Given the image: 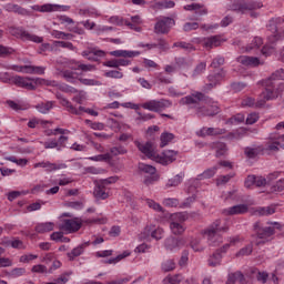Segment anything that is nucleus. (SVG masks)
Here are the masks:
<instances>
[{
	"instance_id": "nucleus-39",
	"label": "nucleus",
	"mask_w": 284,
	"mask_h": 284,
	"mask_svg": "<svg viewBox=\"0 0 284 284\" xmlns=\"http://www.w3.org/2000/svg\"><path fill=\"white\" fill-rule=\"evenodd\" d=\"M128 256H130V252L125 251L123 254H120L116 257L102 260L101 263L112 265V264L119 263V261H123V258H128Z\"/></svg>"
},
{
	"instance_id": "nucleus-14",
	"label": "nucleus",
	"mask_w": 284,
	"mask_h": 284,
	"mask_svg": "<svg viewBox=\"0 0 284 284\" xmlns=\"http://www.w3.org/2000/svg\"><path fill=\"white\" fill-rule=\"evenodd\" d=\"M33 168H43L44 170H47V172H55V170H65L68 165H65L64 163L57 164V163H51L50 161H42V162L36 163Z\"/></svg>"
},
{
	"instance_id": "nucleus-24",
	"label": "nucleus",
	"mask_w": 284,
	"mask_h": 284,
	"mask_svg": "<svg viewBox=\"0 0 284 284\" xmlns=\"http://www.w3.org/2000/svg\"><path fill=\"white\" fill-rule=\"evenodd\" d=\"M203 45L206 50H212V48H219L221 45V38L219 36H213L204 38Z\"/></svg>"
},
{
	"instance_id": "nucleus-17",
	"label": "nucleus",
	"mask_w": 284,
	"mask_h": 284,
	"mask_svg": "<svg viewBox=\"0 0 284 284\" xmlns=\"http://www.w3.org/2000/svg\"><path fill=\"white\" fill-rule=\"evenodd\" d=\"M39 12H68L70 6H60V4H42L38 8Z\"/></svg>"
},
{
	"instance_id": "nucleus-29",
	"label": "nucleus",
	"mask_w": 284,
	"mask_h": 284,
	"mask_svg": "<svg viewBox=\"0 0 284 284\" xmlns=\"http://www.w3.org/2000/svg\"><path fill=\"white\" fill-rule=\"evenodd\" d=\"M95 199H101L102 201H105L110 194L105 192V186H101V184H97L94 192H93Z\"/></svg>"
},
{
	"instance_id": "nucleus-51",
	"label": "nucleus",
	"mask_w": 284,
	"mask_h": 284,
	"mask_svg": "<svg viewBox=\"0 0 284 284\" xmlns=\"http://www.w3.org/2000/svg\"><path fill=\"white\" fill-rule=\"evenodd\" d=\"M10 54H14V49L0 44V57L6 59L10 57Z\"/></svg>"
},
{
	"instance_id": "nucleus-34",
	"label": "nucleus",
	"mask_w": 284,
	"mask_h": 284,
	"mask_svg": "<svg viewBox=\"0 0 284 284\" xmlns=\"http://www.w3.org/2000/svg\"><path fill=\"white\" fill-rule=\"evenodd\" d=\"M227 281L233 282V284H235L239 281V283L243 284V283H245V275H243V273L241 271L230 273Z\"/></svg>"
},
{
	"instance_id": "nucleus-44",
	"label": "nucleus",
	"mask_w": 284,
	"mask_h": 284,
	"mask_svg": "<svg viewBox=\"0 0 284 284\" xmlns=\"http://www.w3.org/2000/svg\"><path fill=\"white\" fill-rule=\"evenodd\" d=\"M102 57H105V51L91 50V54L87 59L88 61H99V59H102Z\"/></svg>"
},
{
	"instance_id": "nucleus-63",
	"label": "nucleus",
	"mask_w": 284,
	"mask_h": 284,
	"mask_svg": "<svg viewBox=\"0 0 284 284\" xmlns=\"http://www.w3.org/2000/svg\"><path fill=\"white\" fill-rule=\"evenodd\" d=\"M184 32H192V30H199L197 22H186L183 26Z\"/></svg>"
},
{
	"instance_id": "nucleus-38",
	"label": "nucleus",
	"mask_w": 284,
	"mask_h": 284,
	"mask_svg": "<svg viewBox=\"0 0 284 284\" xmlns=\"http://www.w3.org/2000/svg\"><path fill=\"white\" fill-rule=\"evenodd\" d=\"M209 83L206 84V88L209 90H212V88H216V85L221 84L220 78L216 75V73L209 74L207 77Z\"/></svg>"
},
{
	"instance_id": "nucleus-2",
	"label": "nucleus",
	"mask_w": 284,
	"mask_h": 284,
	"mask_svg": "<svg viewBox=\"0 0 284 284\" xmlns=\"http://www.w3.org/2000/svg\"><path fill=\"white\" fill-rule=\"evenodd\" d=\"M138 149L144 156L151 159V161H155V163H160L161 165H170V163H174L176 159V154L179 152L174 150H164L159 153V149L154 143H138Z\"/></svg>"
},
{
	"instance_id": "nucleus-40",
	"label": "nucleus",
	"mask_w": 284,
	"mask_h": 284,
	"mask_svg": "<svg viewBox=\"0 0 284 284\" xmlns=\"http://www.w3.org/2000/svg\"><path fill=\"white\" fill-rule=\"evenodd\" d=\"M162 272H173V270H176V262L174 260H165L161 264Z\"/></svg>"
},
{
	"instance_id": "nucleus-8",
	"label": "nucleus",
	"mask_w": 284,
	"mask_h": 284,
	"mask_svg": "<svg viewBox=\"0 0 284 284\" xmlns=\"http://www.w3.org/2000/svg\"><path fill=\"white\" fill-rule=\"evenodd\" d=\"M9 34L16 37V39H21L22 41H32L33 43H43V37L32 34L24 30L22 27H9Z\"/></svg>"
},
{
	"instance_id": "nucleus-20",
	"label": "nucleus",
	"mask_w": 284,
	"mask_h": 284,
	"mask_svg": "<svg viewBox=\"0 0 284 284\" xmlns=\"http://www.w3.org/2000/svg\"><path fill=\"white\" fill-rule=\"evenodd\" d=\"M90 246V241L84 242L75 246L71 252L67 253L69 261H74L78 256H81L85 252V247Z\"/></svg>"
},
{
	"instance_id": "nucleus-32",
	"label": "nucleus",
	"mask_w": 284,
	"mask_h": 284,
	"mask_svg": "<svg viewBox=\"0 0 284 284\" xmlns=\"http://www.w3.org/2000/svg\"><path fill=\"white\" fill-rule=\"evenodd\" d=\"M183 282V275L175 274V275H168L163 280V284H181Z\"/></svg>"
},
{
	"instance_id": "nucleus-61",
	"label": "nucleus",
	"mask_w": 284,
	"mask_h": 284,
	"mask_svg": "<svg viewBox=\"0 0 284 284\" xmlns=\"http://www.w3.org/2000/svg\"><path fill=\"white\" fill-rule=\"evenodd\" d=\"M191 247L193 252H203V250H205V246L201 244V240H193L191 242Z\"/></svg>"
},
{
	"instance_id": "nucleus-47",
	"label": "nucleus",
	"mask_w": 284,
	"mask_h": 284,
	"mask_svg": "<svg viewBox=\"0 0 284 284\" xmlns=\"http://www.w3.org/2000/svg\"><path fill=\"white\" fill-rule=\"evenodd\" d=\"M263 45V38L255 37L251 44L246 48L247 52L258 50Z\"/></svg>"
},
{
	"instance_id": "nucleus-45",
	"label": "nucleus",
	"mask_w": 284,
	"mask_h": 284,
	"mask_svg": "<svg viewBox=\"0 0 284 284\" xmlns=\"http://www.w3.org/2000/svg\"><path fill=\"white\" fill-rule=\"evenodd\" d=\"M77 68H73V70H81V72H94L97 70V65L93 64H83L81 62H77Z\"/></svg>"
},
{
	"instance_id": "nucleus-6",
	"label": "nucleus",
	"mask_w": 284,
	"mask_h": 284,
	"mask_svg": "<svg viewBox=\"0 0 284 284\" xmlns=\"http://www.w3.org/2000/svg\"><path fill=\"white\" fill-rule=\"evenodd\" d=\"M187 212H179L171 215L170 230L175 236H181L186 230L185 221H187Z\"/></svg>"
},
{
	"instance_id": "nucleus-56",
	"label": "nucleus",
	"mask_w": 284,
	"mask_h": 284,
	"mask_svg": "<svg viewBox=\"0 0 284 284\" xmlns=\"http://www.w3.org/2000/svg\"><path fill=\"white\" fill-rule=\"evenodd\" d=\"M206 68H207V63H205V62H200V63L195 67L192 77H199V74H203V72L205 71Z\"/></svg>"
},
{
	"instance_id": "nucleus-22",
	"label": "nucleus",
	"mask_w": 284,
	"mask_h": 284,
	"mask_svg": "<svg viewBox=\"0 0 284 284\" xmlns=\"http://www.w3.org/2000/svg\"><path fill=\"white\" fill-rule=\"evenodd\" d=\"M18 72H24V74H45V67L23 65L20 67Z\"/></svg>"
},
{
	"instance_id": "nucleus-42",
	"label": "nucleus",
	"mask_w": 284,
	"mask_h": 284,
	"mask_svg": "<svg viewBox=\"0 0 284 284\" xmlns=\"http://www.w3.org/2000/svg\"><path fill=\"white\" fill-rule=\"evenodd\" d=\"M181 183H183V175L178 174L168 181L166 187H179Z\"/></svg>"
},
{
	"instance_id": "nucleus-4",
	"label": "nucleus",
	"mask_w": 284,
	"mask_h": 284,
	"mask_svg": "<svg viewBox=\"0 0 284 284\" xmlns=\"http://www.w3.org/2000/svg\"><path fill=\"white\" fill-rule=\"evenodd\" d=\"M262 7V2L254 0H234L229 6V10L237 12L239 14H247V12H250V17H252V19H256L258 17V12L254 10H261Z\"/></svg>"
},
{
	"instance_id": "nucleus-27",
	"label": "nucleus",
	"mask_w": 284,
	"mask_h": 284,
	"mask_svg": "<svg viewBox=\"0 0 284 284\" xmlns=\"http://www.w3.org/2000/svg\"><path fill=\"white\" fill-rule=\"evenodd\" d=\"M52 230H54V223L52 222L40 223L36 226L38 234H45V232H52Z\"/></svg>"
},
{
	"instance_id": "nucleus-37",
	"label": "nucleus",
	"mask_w": 284,
	"mask_h": 284,
	"mask_svg": "<svg viewBox=\"0 0 284 284\" xmlns=\"http://www.w3.org/2000/svg\"><path fill=\"white\" fill-rule=\"evenodd\" d=\"M213 149L215 150V156L217 158L225 156V154H227V145H225V143H215Z\"/></svg>"
},
{
	"instance_id": "nucleus-12",
	"label": "nucleus",
	"mask_w": 284,
	"mask_h": 284,
	"mask_svg": "<svg viewBox=\"0 0 284 284\" xmlns=\"http://www.w3.org/2000/svg\"><path fill=\"white\" fill-rule=\"evenodd\" d=\"M227 130L221 128L203 126L196 132V134L197 136H202V139H205V136H221V134H225Z\"/></svg>"
},
{
	"instance_id": "nucleus-25",
	"label": "nucleus",
	"mask_w": 284,
	"mask_h": 284,
	"mask_svg": "<svg viewBox=\"0 0 284 284\" xmlns=\"http://www.w3.org/2000/svg\"><path fill=\"white\" fill-rule=\"evenodd\" d=\"M52 108H54V101L41 102L36 105V110L41 114H48Z\"/></svg>"
},
{
	"instance_id": "nucleus-9",
	"label": "nucleus",
	"mask_w": 284,
	"mask_h": 284,
	"mask_svg": "<svg viewBox=\"0 0 284 284\" xmlns=\"http://www.w3.org/2000/svg\"><path fill=\"white\" fill-rule=\"evenodd\" d=\"M141 108H143V110H149V112H163V110L172 108V101L166 99L150 100L142 103Z\"/></svg>"
},
{
	"instance_id": "nucleus-30",
	"label": "nucleus",
	"mask_w": 284,
	"mask_h": 284,
	"mask_svg": "<svg viewBox=\"0 0 284 284\" xmlns=\"http://www.w3.org/2000/svg\"><path fill=\"white\" fill-rule=\"evenodd\" d=\"M251 274H256V278L258 283H267V278H270V274L265 271H258V268H252Z\"/></svg>"
},
{
	"instance_id": "nucleus-36",
	"label": "nucleus",
	"mask_w": 284,
	"mask_h": 284,
	"mask_svg": "<svg viewBox=\"0 0 284 284\" xmlns=\"http://www.w3.org/2000/svg\"><path fill=\"white\" fill-rule=\"evenodd\" d=\"M222 258H223V256L221 255L220 252L213 253L209 257V265H210V267H216V266L221 265Z\"/></svg>"
},
{
	"instance_id": "nucleus-54",
	"label": "nucleus",
	"mask_w": 284,
	"mask_h": 284,
	"mask_svg": "<svg viewBox=\"0 0 284 284\" xmlns=\"http://www.w3.org/2000/svg\"><path fill=\"white\" fill-rule=\"evenodd\" d=\"M221 65H225V58L222 55H217L216 58H214L211 62V68H221Z\"/></svg>"
},
{
	"instance_id": "nucleus-28",
	"label": "nucleus",
	"mask_w": 284,
	"mask_h": 284,
	"mask_svg": "<svg viewBox=\"0 0 284 284\" xmlns=\"http://www.w3.org/2000/svg\"><path fill=\"white\" fill-rule=\"evenodd\" d=\"M255 214L258 216H272V214H276V207L274 206H263L257 207Z\"/></svg>"
},
{
	"instance_id": "nucleus-16",
	"label": "nucleus",
	"mask_w": 284,
	"mask_h": 284,
	"mask_svg": "<svg viewBox=\"0 0 284 284\" xmlns=\"http://www.w3.org/2000/svg\"><path fill=\"white\" fill-rule=\"evenodd\" d=\"M181 245H183V240L181 239L170 236L164 241V247L168 252H176L181 250Z\"/></svg>"
},
{
	"instance_id": "nucleus-55",
	"label": "nucleus",
	"mask_w": 284,
	"mask_h": 284,
	"mask_svg": "<svg viewBox=\"0 0 284 284\" xmlns=\"http://www.w3.org/2000/svg\"><path fill=\"white\" fill-rule=\"evenodd\" d=\"M51 36L54 39H72V34L71 33H65L63 31H58V30L52 31Z\"/></svg>"
},
{
	"instance_id": "nucleus-60",
	"label": "nucleus",
	"mask_w": 284,
	"mask_h": 284,
	"mask_svg": "<svg viewBox=\"0 0 284 284\" xmlns=\"http://www.w3.org/2000/svg\"><path fill=\"white\" fill-rule=\"evenodd\" d=\"M163 205H165V207H178L179 199H174V197L164 199Z\"/></svg>"
},
{
	"instance_id": "nucleus-64",
	"label": "nucleus",
	"mask_w": 284,
	"mask_h": 284,
	"mask_svg": "<svg viewBox=\"0 0 284 284\" xmlns=\"http://www.w3.org/2000/svg\"><path fill=\"white\" fill-rule=\"evenodd\" d=\"M273 192H283L284 190V179H281L272 186Z\"/></svg>"
},
{
	"instance_id": "nucleus-41",
	"label": "nucleus",
	"mask_w": 284,
	"mask_h": 284,
	"mask_svg": "<svg viewBox=\"0 0 284 284\" xmlns=\"http://www.w3.org/2000/svg\"><path fill=\"white\" fill-rule=\"evenodd\" d=\"M244 122H245V115L243 113H237L226 121V123L230 125H239L240 123H244Z\"/></svg>"
},
{
	"instance_id": "nucleus-59",
	"label": "nucleus",
	"mask_w": 284,
	"mask_h": 284,
	"mask_svg": "<svg viewBox=\"0 0 284 284\" xmlns=\"http://www.w3.org/2000/svg\"><path fill=\"white\" fill-rule=\"evenodd\" d=\"M74 72L70 70L62 71V78L65 79L69 83H74L75 78H74Z\"/></svg>"
},
{
	"instance_id": "nucleus-50",
	"label": "nucleus",
	"mask_w": 284,
	"mask_h": 284,
	"mask_svg": "<svg viewBox=\"0 0 284 284\" xmlns=\"http://www.w3.org/2000/svg\"><path fill=\"white\" fill-rule=\"evenodd\" d=\"M2 245H7L13 247L14 250H21V247H23V242L21 240H7L2 242Z\"/></svg>"
},
{
	"instance_id": "nucleus-53",
	"label": "nucleus",
	"mask_w": 284,
	"mask_h": 284,
	"mask_svg": "<svg viewBox=\"0 0 284 284\" xmlns=\"http://www.w3.org/2000/svg\"><path fill=\"white\" fill-rule=\"evenodd\" d=\"M106 79H123V72L116 70H110L104 73Z\"/></svg>"
},
{
	"instance_id": "nucleus-11",
	"label": "nucleus",
	"mask_w": 284,
	"mask_h": 284,
	"mask_svg": "<svg viewBox=\"0 0 284 284\" xmlns=\"http://www.w3.org/2000/svg\"><path fill=\"white\" fill-rule=\"evenodd\" d=\"M81 222L77 220H63L59 224V230L65 232L67 234H74V232H79L81 230Z\"/></svg>"
},
{
	"instance_id": "nucleus-13",
	"label": "nucleus",
	"mask_w": 284,
	"mask_h": 284,
	"mask_svg": "<svg viewBox=\"0 0 284 284\" xmlns=\"http://www.w3.org/2000/svg\"><path fill=\"white\" fill-rule=\"evenodd\" d=\"M12 81L16 85H18V88H26V83H28V81H33V83L36 85H41V83H43V79L41 78H28V77H21V75H16L12 78Z\"/></svg>"
},
{
	"instance_id": "nucleus-43",
	"label": "nucleus",
	"mask_w": 284,
	"mask_h": 284,
	"mask_svg": "<svg viewBox=\"0 0 284 284\" xmlns=\"http://www.w3.org/2000/svg\"><path fill=\"white\" fill-rule=\"evenodd\" d=\"M125 152H128V149H125V146L121 145V144H116L115 146L110 149V155L111 159L112 156H119V154H125Z\"/></svg>"
},
{
	"instance_id": "nucleus-52",
	"label": "nucleus",
	"mask_w": 284,
	"mask_h": 284,
	"mask_svg": "<svg viewBox=\"0 0 284 284\" xmlns=\"http://www.w3.org/2000/svg\"><path fill=\"white\" fill-rule=\"evenodd\" d=\"M253 251L254 245L247 244L236 253V256H250V254H252Z\"/></svg>"
},
{
	"instance_id": "nucleus-58",
	"label": "nucleus",
	"mask_w": 284,
	"mask_h": 284,
	"mask_svg": "<svg viewBox=\"0 0 284 284\" xmlns=\"http://www.w3.org/2000/svg\"><path fill=\"white\" fill-rule=\"evenodd\" d=\"M79 81L82 85H102L101 81L94 79L79 78Z\"/></svg>"
},
{
	"instance_id": "nucleus-48",
	"label": "nucleus",
	"mask_w": 284,
	"mask_h": 284,
	"mask_svg": "<svg viewBox=\"0 0 284 284\" xmlns=\"http://www.w3.org/2000/svg\"><path fill=\"white\" fill-rule=\"evenodd\" d=\"M23 274H26L24 267H16L8 273V276L10 278H19V276H23Z\"/></svg>"
},
{
	"instance_id": "nucleus-26",
	"label": "nucleus",
	"mask_w": 284,
	"mask_h": 284,
	"mask_svg": "<svg viewBox=\"0 0 284 284\" xmlns=\"http://www.w3.org/2000/svg\"><path fill=\"white\" fill-rule=\"evenodd\" d=\"M145 232L151 234L152 239H155V241H161V239H163V229L161 227L154 229V226H146Z\"/></svg>"
},
{
	"instance_id": "nucleus-49",
	"label": "nucleus",
	"mask_w": 284,
	"mask_h": 284,
	"mask_svg": "<svg viewBox=\"0 0 284 284\" xmlns=\"http://www.w3.org/2000/svg\"><path fill=\"white\" fill-rule=\"evenodd\" d=\"M138 118L135 119L139 123H145V121H152V119H155L154 114L152 113H141L138 112Z\"/></svg>"
},
{
	"instance_id": "nucleus-18",
	"label": "nucleus",
	"mask_w": 284,
	"mask_h": 284,
	"mask_svg": "<svg viewBox=\"0 0 284 284\" xmlns=\"http://www.w3.org/2000/svg\"><path fill=\"white\" fill-rule=\"evenodd\" d=\"M237 63L248 68H256V65H261V60L256 57L241 55L237 58Z\"/></svg>"
},
{
	"instance_id": "nucleus-46",
	"label": "nucleus",
	"mask_w": 284,
	"mask_h": 284,
	"mask_svg": "<svg viewBox=\"0 0 284 284\" xmlns=\"http://www.w3.org/2000/svg\"><path fill=\"white\" fill-rule=\"evenodd\" d=\"M173 48H182V50H185L186 52L196 51V48L192 45V43H187V42H175L173 44Z\"/></svg>"
},
{
	"instance_id": "nucleus-57",
	"label": "nucleus",
	"mask_w": 284,
	"mask_h": 284,
	"mask_svg": "<svg viewBox=\"0 0 284 284\" xmlns=\"http://www.w3.org/2000/svg\"><path fill=\"white\" fill-rule=\"evenodd\" d=\"M161 143H172L174 141V134L171 132H163L160 136Z\"/></svg>"
},
{
	"instance_id": "nucleus-31",
	"label": "nucleus",
	"mask_w": 284,
	"mask_h": 284,
	"mask_svg": "<svg viewBox=\"0 0 284 284\" xmlns=\"http://www.w3.org/2000/svg\"><path fill=\"white\" fill-rule=\"evenodd\" d=\"M216 170H219V166H213L211 169L205 170L203 173L197 175L196 181L212 179V176H214V174H216Z\"/></svg>"
},
{
	"instance_id": "nucleus-10",
	"label": "nucleus",
	"mask_w": 284,
	"mask_h": 284,
	"mask_svg": "<svg viewBox=\"0 0 284 284\" xmlns=\"http://www.w3.org/2000/svg\"><path fill=\"white\" fill-rule=\"evenodd\" d=\"M174 23V19L170 17H163L154 26L155 34H168V32H170V28H172Z\"/></svg>"
},
{
	"instance_id": "nucleus-23",
	"label": "nucleus",
	"mask_w": 284,
	"mask_h": 284,
	"mask_svg": "<svg viewBox=\"0 0 284 284\" xmlns=\"http://www.w3.org/2000/svg\"><path fill=\"white\" fill-rule=\"evenodd\" d=\"M141 54L140 51H128V50H115L111 51V57H122V59H134V57H139Z\"/></svg>"
},
{
	"instance_id": "nucleus-1",
	"label": "nucleus",
	"mask_w": 284,
	"mask_h": 284,
	"mask_svg": "<svg viewBox=\"0 0 284 284\" xmlns=\"http://www.w3.org/2000/svg\"><path fill=\"white\" fill-rule=\"evenodd\" d=\"M201 103L209 105V108H205V106L197 108L196 109L197 116H216V114L221 112V109H219V105L212 104V99L207 97L205 93L200 91H195L190 95H186L180 100V105H192L193 108L201 105Z\"/></svg>"
},
{
	"instance_id": "nucleus-3",
	"label": "nucleus",
	"mask_w": 284,
	"mask_h": 284,
	"mask_svg": "<svg viewBox=\"0 0 284 284\" xmlns=\"http://www.w3.org/2000/svg\"><path fill=\"white\" fill-rule=\"evenodd\" d=\"M280 81L283 80L274 73L265 81V90L261 93V99L255 103V108H263L267 101L278 99V93L284 89V83Z\"/></svg>"
},
{
	"instance_id": "nucleus-7",
	"label": "nucleus",
	"mask_w": 284,
	"mask_h": 284,
	"mask_svg": "<svg viewBox=\"0 0 284 284\" xmlns=\"http://www.w3.org/2000/svg\"><path fill=\"white\" fill-rule=\"evenodd\" d=\"M226 232H230V225L226 223L221 225V219H217L207 226L204 234L207 237L209 245H215L214 239H216L219 234H225Z\"/></svg>"
},
{
	"instance_id": "nucleus-33",
	"label": "nucleus",
	"mask_w": 284,
	"mask_h": 284,
	"mask_svg": "<svg viewBox=\"0 0 284 284\" xmlns=\"http://www.w3.org/2000/svg\"><path fill=\"white\" fill-rule=\"evenodd\" d=\"M273 234H274V227L272 226H265L257 230V236L260 239H270V236H273Z\"/></svg>"
},
{
	"instance_id": "nucleus-35",
	"label": "nucleus",
	"mask_w": 284,
	"mask_h": 284,
	"mask_svg": "<svg viewBox=\"0 0 284 284\" xmlns=\"http://www.w3.org/2000/svg\"><path fill=\"white\" fill-rule=\"evenodd\" d=\"M138 168L142 172V174H150V176L156 174V168H154L153 165L139 163Z\"/></svg>"
},
{
	"instance_id": "nucleus-62",
	"label": "nucleus",
	"mask_w": 284,
	"mask_h": 284,
	"mask_svg": "<svg viewBox=\"0 0 284 284\" xmlns=\"http://www.w3.org/2000/svg\"><path fill=\"white\" fill-rule=\"evenodd\" d=\"M146 204L149 207H151V210H154L155 212H163V206L153 200H146Z\"/></svg>"
},
{
	"instance_id": "nucleus-19",
	"label": "nucleus",
	"mask_w": 284,
	"mask_h": 284,
	"mask_svg": "<svg viewBox=\"0 0 284 284\" xmlns=\"http://www.w3.org/2000/svg\"><path fill=\"white\" fill-rule=\"evenodd\" d=\"M250 206L247 204H237L224 210V213L229 216H234L236 214H247Z\"/></svg>"
},
{
	"instance_id": "nucleus-5",
	"label": "nucleus",
	"mask_w": 284,
	"mask_h": 284,
	"mask_svg": "<svg viewBox=\"0 0 284 284\" xmlns=\"http://www.w3.org/2000/svg\"><path fill=\"white\" fill-rule=\"evenodd\" d=\"M267 30L271 32L268 36V41L271 43H276V41H281L284 34V19L283 18H273L270 20L267 24Z\"/></svg>"
},
{
	"instance_id": "nucleus-21",
	"label": "nucleus",
	"mask_w": 284,
	"mask_h": 284,
	"mask_svg": "<svg viewBox=\"0 0 284 284\" xmlns=\"http://www.w3.org/2000/svg\"><path fill=\"white\" fill-rule=\"evenodd\" d=\"M55 97H57L58 101H60V104L62 105V108H67L68 112H70L71 114L79 115V110H77V108H74V105H72V102H70L68 99H65L63 97V94L57 93Z\"/></svg>"
},
{
	"instance_id": "nucleus-15",
	"label": "nucleus",
	"mask_w": 284,
	"mask_h": 284,
	"mask_svg": "<svg viewBox=\"0 0 284 284\" xmlns=\"http://www.w3.org/2000/svg\"><path fill=\"white\" fill-rule=\"evenodd\" d=\"M267 153V150H265V148L263 146H247L244 149V154L246 156V159H256L257 156H261V154H265Z\"/></svg>"
}]
</instances>
